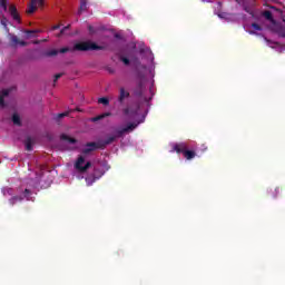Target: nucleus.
<instances>
[{
	"instance_id": "nucleus-1",
	"label": "nucleus",
	"mask_w": 285,
	"mask_h": 285,
	"mask_svg": "<svg viewBox=\"0 0 285 285\" xmlns=\"http://www.w3.org/2000/svg\"><path fill=\"white\" fill-rule=\"evenodd\" d=\"M90 50H104V46H99L96 42L92 41H82V42H77L73 45V48H61L60 50L57 49H51L45 52V57H57L59 52L61 55H66V52H88Z\"/></svg>"
},
{
	"instance_id": "nucleus-2",
	"label": "nucleus",
	"mask_w": 285,
	"mask_h": 285,
	"mask_svg": "<svg viewBox=\"0 0 285 285\" xmlns=\"http://www.w3.org/2000/svg\"><path fill=\"white\" fill-rule=\"evenodd\" d=\"M137 126H139V124L129 122L126 127H124L121 129H116L115 135L108 136L105 139V142L107 144V146H110V144H114V141H117V139L124 137V135H126V132H132V130H135V128H137Z\"/></svg>"
},
{
	"instance_id": "nucleus-3",
	"label": "nucleus",
	"mask_w": 285,
	"mask_h": 285,
	"mask_svg": "<svg viewBox=\"0 0 285 285\" xmlns=\"http://www.w3.org/2000/svg\"><path fill=\"white\" fill-rule=\"evenodd\" d=\"M171 153H177V155H184L185 159H187L188 161L197 157V153H195V150L188 149V144L186 142L174 144Z\"/></svg>"
},
{
	"instance_id": "nucleus-4",
	"label": "nucleus",
	"mask_w": 285,
	"mask_h": 285,
	"mask_svg": "<svg viewBox=\"0 0 285 285\" xmlns=\"http://www.w3.org/2000/svg\"><path fill=\"white\" fill-rule=\"evenodd\" d=\"M134 97H136L140 101H145L146 104H148V101L153 99L146 97V87L144 86V81L141 80L137 83L136 88L134 89Z\"/></svg>"
},
{
	"instance_id": "nucleus-5",
	"label": "nucleus",
	"mask_w": 285,
	"mask_h": 285,
	"mask_svg": "<svg viewBox=\"0 0 285 285\" xmlns=\"http://www.w3.org/2000/svg\"><path fill=\"white\" fill-rule=\"evenodd\" d=\"M87 146H92V148H85L82 150L83 155H90V153L95 150H106L108 145L106 144V140H98L96 142H87Z\"/></svg>"
},
{
	"instance_id": "nucleus-6",
	"label": "nucleus",
	"mask_w": 285,
	"mask_h": 285,
	"mask_svg": "<svg viewBox=\"0 0 285 285\" xmlns=\"http://www.w3.org/2000/svg\"><path fill=\"white\" fill-rule=\"evenodd\" d=\"M91 166L92 163H86V158L83 156H79L75 164V168L76 170H78V173H87L88 168H90Z\"/></svg>"
},
{
	"instance_id": "nucleus-7",
	"label": "nucleus",
	"mask_w": 285,
	"mask_h": 285,
	"mask_svg": "<svg viewBox=\"0 0 285 285\" xmlns=\"http://www.w3.org/2000/svg\"><path fill=\"white\" fill-rule=\"evenodd\" d=\"M37 8H43V0H30L27 9V14H33Z\"/></svg>"
},
{
	"instance_id": "nucleus-8",
	"label": "nucleus",
	"mask_w": 285,
	"mask_h": 285,
	"mask_svg": "<svg viewBox=\"0 0 285 285\" xmlns=\"http://www.w3.org/2000/svg\"><path fill=\"white\" fill-rule=\"evenodd\" d=\"M9 14H11L13 21H18V23H21V17L19 16V11L17 10V6L11 4L9 7Z\"/></svg>"
},
{
	"instance_id": "nucleus-9",
	"label": "nucleus",
	"mask_w": 285,
	"mask_h": 285,
	"mask_svg": "<svg viewBox=\"0 0 285 285\" xmlns=\"http://www.w3.org/2000/svg\"><path fill=\"white\" fill-rule=\"evenodd\" d=\"M128 97H130V92H128V91L126 90V88L120 87V89H119V96H118V101H119V104H124V100H125V99H128Z\"/></svg>"
},
{
	"instance_id": "nucleus-10",
	"label": "nucleus",
	"mask_w": 285,
	"mask_h": 285,
	"mask_svg": "<svg viewBox=\"0 0 285 285\" xmlns=\"http://www.w3.org/2000/svg\"><path fill=\"white\" fill-rule=\"evenodd\" d=\"M10 89H3L0 92V108H6V97H9Z\"/></svg>"
},
{
	"instance_id": "nucleus-11",
	"label": "nucleus",
	"mask_w": 285,
	"mask_h": 285,
	"mask_svg": "<svg viewBox=\"0 0 285 285\" xmlns=\"http://www.w3.org/2000/svg\"><path fill=\"white\" fill-rule=\"evenodd\" d=\"M33 144L35 141L32 140V138L28 136L24 140L26 150H28L29 153L32 151Z\"/></svg>"
},
{
	"instance_id": "nucleus-12",
	"label": "nucleus",
	"mask_w": 285,
	"mask_h": 285,
	"mask_svg": "<svg viewBox=\"0 0 285 285\" xmlns=\"http://www.w3.org/2000/svg\"><path fill=\"white\" fill-rule=\"evenodd\" d=\"M86 10H88V0H80L78 14H81V12H86Z\"/></svg>"
},
{
	"instance_id": "nucleus-13",
	"label": "nucleus",
	"mask_w": 285,
	"mask_h": 285,
	"mask_svg": "<svg viewBox=\"0 0 285 285\" xmlns=\"http://www.w3.org/2000/svg\"><path fill=\"white\" fill-rule=\"evenodd\" d=\"M11 41H12V43H14L16 46L17 45H19V46H22V47H24V46H28V42H26V41H23V40H19V37H17V36H11Z\"/></svg>"
},
{
	"instance_id": "nucleus-14",
	"label": "nucleus",
	"mask_w": 285,
	"mask_h": 285,
	"mask_svg": "<svg viewBox=\"0 0 285 285\" xmlns=\"http://www.w3.org/2000/svg\"><path fill=\"white\" fill-rule=\"evenodd\" d=\"M60 139H61L62 141H68V144H76V142H77V140H76L75 138H72V137H70V136H68V135H66V134H62V135L60 136Z\"/></svg>"
},
{
	"instance_id": "nucleus-15",
	"label": "nucleus",
	"mask_w": 285,
	"mask_h": 285,
	"mask_svg": "<svg viewBox=\"0 0 285 285\" xmlns=\"http://www.w3.org/2000/svg\"><path fill=\"white\" fill-rule=\"evenodd\" d=\"M17 202H23V197L22 196H13L9 199L10 206H14V204H17Z\"/></svg>"
},
{
	"instance_id": "nucleus-16",
	"label": "nucleus",
	"mask_w": 285,
	"mask_h": 285,
	"mask_svg": "<svg viewBox=\"0 0 285 285\" xmlns=\"http://www.w3.org/2000/svg\"><path fill=\"white\" fill-rule=\"evenodd\" d=\"M12 121H13L14 126H21V117H19L18 114L12 115Z\"/></svg>"
},
{
	"instance_id": "nucleus-17",
	"label": "nucleus",
	"mask_w": 285,
	"mask_h": 285,
	"mask_svg": "<svg viewBox=\"0 0 285 285\" xmlns=\"http://www.w3.org/2000/svg\"><path fill=\"white\" fill-rule=\"evenodd\" d=\"M118 59L124 63V66H130V59H128L126 56L120 55Z\"/></svg>"
},
{
	"instance_id": "nucleus-18",
	"label": "nucleus",
	"mask_w": 285,
	"mask_h": 285,
	"mask_svg": "<svg viewBox=\"0 0 285 285\" xmlns=\"http://www.w3.org/2000/svg\"><path fill=\"white\" fill-rule=\"evenodd\" d=\"M105 117H110V114H104L100 116H96V117L91 118V121H101V119H104Z\"/></svg>"
},
{
	"instance_id": "nucleus-19",
	"label": "nucleus",
	"mask_w": 285,
	"mask_h": 285,
	"mask_svg": "<svg viewBox=\"0 0 285 285\" xmlns=\"http://www.w3.org/2000/svg\"><path fill=\"white\" fill-rule=\"evenodd\" d=\"M263 16L265 17V19H267V21H273V12L271 11H264Z\"/></svg>"
},
{
	"instance_id": "nucleus-20",
	"label": "nucleus",
	"mask_w": 285,
	"mask_h": 285,
	"mask_svg": "<svg viewBox=\"0 0 285 285\" xmlns=\"http://www.w3.org/2000/svg\"><path fill=\"white\" fill-rule=\"evenodd\" d=\"M31 195H32V191H31L30 189H24L23 196H24V198H26L28 202H30V199H32Z\"/></svg>"
},
{
	"instance_id": "nucleus-21",
	"label": "nucleus",
	"mask_w": 285,
	"mask_h": 285,
	"mask_svg": "<svg viewBox=\"0 0 285 285\" xmlns=\"http://www.w3.org/2000/svg\"><path fill=\"white\" fill-rule=\"evenodd\" d=\"M98 104H102V106H108L110 104V100L106 97L99 98Z\"/></svg>"
},
{
	"instance_id": "nucleus-22",
	"label": "nucleus",
	"mask_w": 285,
	"mask_h": 285,
	"mask_svg": "<svg viewBox=\"0 0 285 285\" xmlns=\"http://www.w3.org/2000/svg\"><path fill=\"white\" fill-rule=\"evenodd\" d=\"M0 6L4 12H8V0H0Z\"/></svg>"
},
{
	"instance_id": "nucleus-23",
	"label": "nucleus",
	"mask_w": 285,
	"mask_h": 285,
	"mask_svg": "<svg viewBox=\"0 0 285 285\" xmlns=\"http://www.w3.org/2000/svg\"><path fill=\"white\" fill-rule=\"evenodd\" d=\"M24 32H26L27 37H32V35H37L41 31L36 29V30H26Z\"/></svg>"
},
{
	"instance_id": "nucleus-24",
	"label": "nucleus",
	"mask_w": 285,
	"mask_h": 285,
	"mask_svg": "<svg viewBox=\"0 0 285 285\" xmlns=\"http://www.w3.org/2000/svg\"><path fill=\"white\" fill-rule=\"evenodd\" d=\"M68 115H70V111H65V112H62V114H58L57 115V119L59 120V119H63V117H68Z\"/></svg>"
},
{
	"instance_id": "nucleus-25",
	"label": "nucleus",
	"mask_w": 285,
	"mask_h": 285,
	"mask_svg": "<svg viewBox=\"0 0 285 285\" xmlns=\"http://www.w3.org/2000/svg\"><path fill=\"white\" fill-rule=\"evenodd\" d=\"M252 28H254V29L257 30L258 32H261V30H262V26H259L257 22H253V23H252Z\"/></svg>"
},
{
	"instance_id": "nucleus-26",
	"label": "nucleus",
	"mask_w": 285,
	"mask_h": 285,
	"mask_svg": "<svg viewBox=\"0 0 285 285\" xmlns=\"http://www.w3.org/2000/svg\"><path fill=\"white\" fill-rule=\"evenodd\" d=\"M281 190H282V188H279V187H276L274 189V195H273L274 199L277 198V196L279 195Z\"/></svg>"
},
{
	"instance_id": "nucleus-27",
	"label": "nucleus",
	"mask_w": 285,
	"mask_h": 285,
	"mask_svg": "<svg viewBox=\"0 0 285 285\" xmlns=\"http://www.w3.org/2000/svg\"><path fill=\"white\" fill-rule=\"evenodd\" d=\"M61 77H63V73H57L53 78V83H57V81H59V79H61Z\"/></svg>"
},
{
	"instance_id": "nucleus-28",
	"label": "nucleus",
	"mask_w": 285,
	"mask_h": 285,
	"mask_svg": "<svg viewBox=\"0 0 285 285\" xmlns=\"http://www.w3.org/2000/svg\"><path fill=\"white\" fill-rule=\"evenodd\" d=\"M95 180H96V178H86V181H87V184H88V186H92V184H95Z\"/></svg>"
},
{
	"instance_id": "nucleus-29",
	"label": "nucleus",
	"mask_w": 285,
	"mask_h": 285,
	"mask_svg": "<svg viewBox=\"0 0 285 285\" xmlns=\"http://www.w3.org/2000/svg\"><path fill=\"white\" fill-rule=\"evenodd\" d=\"M1 23H2V26H4V28H7L8 27V19L6 17H3L2 20H1Z\"/></svg>"
},
{
	"instance_id": "nucleus-30",
	"label": "nucleus",
	"mask_w": 285,
	"mask_h": 285,
	"mask_svg": "<svg viewBox=\"0 0 285 285\" xmlns=\"http://www.w3.org/2000/svg\"><path fill=\"white\" fill-rule=\"evenodd\" d=\"M278 37H282L283 39H285V29H281L278 31Z\"/></svg>"
},
{
	"instance_id": "nucleus-31",
	"label": "nucleus",
	"mask_w": 285,
	"mask_h": 285,
	"mask_svg": "<svg viewBox=\"0 0 285 285\" xmlns=\"http://www.w3.org/2000/svg\"><path fill=\"white\" fill-rule=\"evenodd\" d=\"M122 112H124V115H126V117H129V115H130V108H125V109L122 110Z\"/></svg>"
},
{
	"instance_id": "nucleus-32",
	"label": "nucleus",
	"mask_w": 285,
	"mask_h": 285,
	"mask_svg": "<svg viewBox=\"0 0 285 285\" xmlns=\"http://www.w3.org/2000/svg\"><path fill=\"white\" fill-rule=\"evenodd\" d=\"M65 30H70V24L63 27L60 31V35H63Z\"/></svg>"
},
{
	"instance_id": "nucleus-33",
	"label": "nucleus",
	"mask_w": 285,
	"mask_h": 285,
	"mask_svg": "<svg viewBox=\"0 0 285 285\" xmlns=\"http://www.w3.org/2000/svg\"><path fill=\"white\" fill-rule=\"evenodd\" d=\"M88 30L90 35H95V28L92 26H88Z\"/></svg>"
},
{
	"instance_id": "nucleus-34",
	"label": "nucleus",
	"mask_w": 285,
	"mask_h": 285,
	"mask_svg": "<svg viewBox=\"0 0 285 285\" xmlns=\"http://www.w3.org/2000/svg\"><path fill=\"white\" fill-rule=\"evenodd\" d=\"M61 28L59 24L53 26V30H59Z\"/></svg>"
},
{
	"instance_id": "nucleus-35",
	"label": "nucleus",
	"mask_w": 285,
	"mask_h": 285,
	"mask_svg": "<svg viewBox=\"0 0 285 285\" xmlns=\"http://www.w3.org/2000/svg\"><path fill=\"white\" fill-rule=\"evenodd\" d=\"M249 33H250V35H257V32H256V31H253V30H250Z\"/></svg>"
},
{
	"instance_id": "nucleus-36",
	"label": "nucleus",
	"mask_w": 285,
	"mask_h": 285,
	"mask_svg": "<svg viewBox=\"0 0 285 285\" xmlns=\"http://www.w3.org/2000/svg\"><path fill=\"white\" fill-rule=\"evenodd\" d=\"M76 110H77L78 112H81V109H79V108H77Z\"/></svg>"
},
{
	"instance_id": "nucleus-37",
	"label": "nucleus",
	"mask_w": 285,
	"mask_h": 285,
	"mask_svg": "<svg viewBox=\"0 0 285 285\" xmlns=\"http://www.w3.org/2000/svg\"><path fill=\"white\" fill-rule=\"evenodd\" d=\"M86 148H92V146H87V145H86Z\"/></svg>"
}]
</instances>
